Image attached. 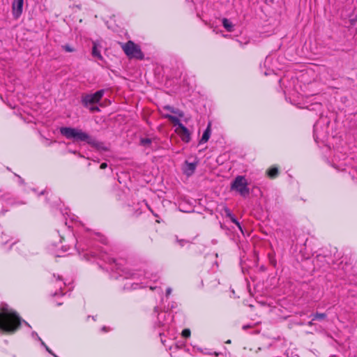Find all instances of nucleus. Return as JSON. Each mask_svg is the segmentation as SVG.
Returning a JSON list of instances; mask_svg holds the SVG:
<instances>
[{
  "mask_svg": "<svg viewBox=\"0 0 357 357\" xmlns=\"http://www.w3.org/2000/svg\"><path fill=\"white\" fill-rule=\"evenodd\" d=\"M60 132L62 135L67 139H73L76 142H85L88 144L97 149L107 151V149L104 146L102 142L96 141L94 138L91 137L86 132L82 131L81 129L73 128L70 127H63L60 129Z\"/></svg>",
  "mask_w": 357,
  "mask_h": 357,
  "instance_id": "obj_1",
  "label": "nucleus"
},
{
  "mask_svg": "<svg viewBox=\"0 0 357 357\" xmlns=\"http://www.w3.org/2000/svg\"><path fill=\"white\" fill-rule=\"evenodd\" d=\"M22 319L13 311L2 309L0 312V329L8 333H13L21 326Z\"/></svg>",
  "mask_w": 357,
  "mask_h": 357,
  "instance_id": "obj_2",
  "label": "nucleus"
},
{
  "mask_svg": "<svg viewBox=\"0 0 357 357\" xmlns=\"http://www.w3.org/2000/svg\"><path fill=\"white\" fill-rule=\"evenodd\" d=\"M119 45L129 59H144V54L142 52L139 45L135 44L133 41L128 40L126 43H119Z\"/></svg>",
  "mask_w": 357,
  "mask_h": 357,
  "instance_id": "obj_3",
  "label": "nucleus"
},
{
  "mask_svg": "<svg viewBox=\"0 0 357 357\" xmlns=\"http://www.w3.org/2000/svg\"><path fill=\"white\" fill-rule=\"evenodd\" d=\"M248 183L243 176H237L231 184V190L238 192L241 196L246 197L250 194Z\"/></svg>",
  "mask_w": 357,
  "mask_h": 357,
  "instance_id": "obj_4",
  "label": "nucleus"
},
{
  "mask_svg": "<svg viewBox=\"0 0 357 357\" xmlns=\"http://www.w3.org/2000/svg\"><path fill=\"white\" fill-rule=\"evenodd\" d=\"M104 92V90L101 89L93 94H83L81 102L84 107H88L89 104L98 103L102 99Z\"/></svg>",
  "mask_w": 357,
  "mask_h": 357,
  "instance_id": "obj_5",
  "label": "nucleus"
},
{
  "mask_svg": "<svg viewBox=\"0 0 357 357\" xmlns=\"http://www.w3.org/2000/svg\"><path fill=\"white\" fill-rule=\"evenodd\" d=\"M111 261L115 264L116 270H120L125 273V277L126 278H135L137 273L127 271L126 268H123V266L124 265L125 262L124 260L117 261L116 259H112Z\"/></svg>",
  "mask_w": 357,
  "mask_h": 357,
  "instance_id": "obj_6",
  "label": "nucleus"
},
{
  "mask_svg": "<svg viewBox=\"0 0 357 357\" xmlns=\"http://www.w3.org/2000/svg\"><path fill=\"white\" fill-rule=\"evenodd\" d=\"M24 0H13L12 3L13 14L17 19L22 13Z\"/></svg>",
  "mask_w": 357,
  "mask_h": 357,
  "instance_id": "obj_7",
  "label": "nucleus"
},
{
  "mask_svg": "<svg viewBox=\"0 0 357 357\" xmlns=\"http://www.w3.org/2000/svg\"><path fill=\"white\" fill-rule=\"evenodd\" d=\"M180 135L181 136L182 140L188 142L190 139V134L189 132L188 129L184 126L183 125H180Z\"/></svg>",
  "mask_w": 357,
  "mask_h": 357,
  "instance_id": "obj_8",
  "label": "nucleus"
},
{
  "mask_svg": "<svg viewBox=\"0 0 357 357\" xmlns=\"http://www.w3.org/2000/svg\"><path fill=\"white\" fill-rule=\"evenodd\" d=\"M196 167H197V163H195V162H185V167L184 168V173L187 175V176H191L195 169H196Z\"/></svg>",
  "mask_w": 357,
  "mask_h": 357,
  "instance_id": "obj_9",
  "label": "nucleus"
},
{
  "mask_svg": "<svg viewBox=\"0 0 357 357\" xmlns=\"http://www.w3.org/2000/svg\"><path fill=\"white\" fill-rule=\"evenodd\" d=\"M162 116L165 119H167L168 120H169L171 122H172V123L174 125V126H178V128H180V125H183L180 120L176 117V116H172L171 114H162Z\"/></svg>",
  "mask_w": 357,
  "mask_h": 357,
  "instance_id": "obj_10",
  "label": "nucleus"
},
{
  "mask_svg": "<svg viewBox=\"0 0 357 357\" xmlns=\"http://www.w3.org/2000/svg\"><path fill=\"white\" fill-rule=\"evenodd\" d=\"M210 126H211V125L208 124V127L206 128V129L205 130V131L204 132V133L202 135V137L199 141V144L206 143L208 140V139L211 136Z\"/></svg>",
  "mask_w": 357,
  "mask_h": 357,
  "instance_id": "obj_11",
  "label": "nucleus"
},
{
  "mask_svg": "<svg viewBox=\"0 0 357 357\" xmlns=\"http://www.w3.org/2000/svg\"><path fill=\"white\" fill-rule=\"evenodd\" d=\"M92 55L93 56L96 57L100 60L102 59V56L100 54V52L98 50V45L96 43H93V44Z\"/></svg>",
  "mask_w": 357,
  "mask_h": 357,
  "instance_id": "obj_12",
  "label": "nucleus"
},
{
  "mask_svg": "<svg viewBox=\"0 0 357 357\" xmlns=\"http://www.w3.org/2000/svg\"><path fill=\"white\" fill-rule=\"evenodd\" d=\"M163 109L169 111L170 112L173 114H178L179 116H183V113L181 112L179 109H175L173 107H171L170 105H165L162 107Z\"/></svg>",
  "mask_w": 357,
  "mask_h": 357,
  "instance_id": "obj_13",
  "label": "nucleus"
},
{
  "mask_svg": "<svg viewBox=\"0 0 357 357\" xmlns=\"http://www.w3.org/2000/svg\"><path fill=\"white\" fill-rule=\"evenodd\" d=\"M222 25L225 28L227 31H233V24L227 18H223L222 20Z\"/></svg>",
  "mask_w": 357,
  "mask_h": 357,
  "instance_id": "obj_14",
  "label": "nucleus"
},
{
  "mask_svg": "<svg viewBox=\"0 0 357 357\" xmlns=\"http://www.w3.org/2000/svg\"><path fill=\"white\" fill-rule=\"evenodd\" d=\"M311 317H312V321L315 320H324L326 318L327 315L326 313H319L317 312L314 314H312Z\"/></svg>",
  "mask_w": 357,
  "mask_h": 357,
  "instance_id": "obj_15",
  "label": "nucleus"
},
{
  "mask_svg": "<svg viewBox=\"0 0 357 357\" xmlns=\"http://www.w3.org/2000/svg\"><path fill=\"white\" fill-rule=\"evenodd\" d=\"M268 175L270 178H274L278 175V169L277 167H271L268 171Z\"/></svg>",
  "mask_w": 357,
  "mask_h": 357,
  "instance_id": "obj_16",
  "label": "nucleus"
},
{
  "mask_svg": "<svg viewBox=\"0 0 357 357\" xmlns=\"http://www.w3.org/2000/svg\"><path fill=\"white\" fill-rule=\"evenodd\" d=\"M65 286V282L62 281L60 276H58L55 280V287L61 290Z\"/></svg>",
  "mask_w": 357,
  "mask_h": 357,
  "instance_id": "obj_17",
  "label": "nucleus"
},
{
  "mask_svg": "<svg viewBox=\"0 0 357 357\" xmlns=\"http://www.w3.org/2000/svg\"><path fill=\"white\" fill-rule=\"evenodd\" d=\"M229 219L231 220V221L234 223L238 227V229L241 231V232H243V229H242V227L239 223V222L237 220V219L235 218V216L233 215L231 217L229 218Z\"/></svg>",
  "mask_w": 357,
  "mask_h": 357,
  "instance_id": "obj_18",
  "label": "nucleus"
},
{
  "mask_svg": "<svg viewBox=\"0 0 357 357\" xmlns=\"http://www.w3.org/2000/svg\"><path fill=\"white\" fill-rule=\"evenodd\" d=\"M151 143V139L149 138H142L140 140V144L143 146H149Z\"/></svg>",
  "mask_w": 357,
  "mask_h": 357,
  "instance_id": "obj_19",
  "label": "nucleus"
},
{
  "mask_svg": "<svg viewBox=\"0 0 357 357\" xmlns=\"http://www.w3.org/2000/svg\"><path fill=\"white\" fill-rule=\"evenodd\" d=\"M176 241L178 243V244L183 247L185 244H189L190 242L189 241L185 240V239H178V237H176Z\"/></svg>",
  "mask_w": 357,
  "mask_h": 357,
  "instance_id": "obj_20",
  "label": "nucleus"
},
{
  "mask_svg": "<svg viewBox=\"0 0 357 357\" xmlns=\"http://www.w3.org/2000/svg\"><path fill=\"white\" fill-rule=\"evenodd\" d=\"M182 335L185 338H188L190 336V331L189 329H184L182 331Z\"/></svg>",
  "mask_w": 357,
  "mask_h": 357,
  "instance_id": "obj_21",
  "label": "nucleus"
},
{
  "mask_svg": "<svg viewBox=\"0 0 357 357\" xmlns=\"http://www.w3.org/2000/svg\"><path fill=\"white\" fill-rule=\"evenodd\" d=\"M224 211L225 213V215L229 218L233 215L231 211L227 207L224 208Z\"/></svg>",
  "mask_w": 357,
  "mask_h": 357,
  "instance_id": "obj_22",
  "label": "nucleus"
},
{
  "mask_svg": "<svg viewBox=\"0 0 357 357\" xmlns=\"http://www.w3.org/2000/svg\"><path fill=\"white\" fill-rule=\"evenodd\" d=\"M63 48L68 52H72L74 51V50L70 45H68L63 46Z\"/></svg>",
  "mask_w": 357,
  "mask_h": 357,
  "instance_id": "obj_23",
  "label": "nucleus"
},
{
  "mask_svg": "<svg viewBox=\"0 0 357 357\" xmlns=\"http://www.w3.org/2000/svg\"><path fill=\"white\" fill-rule=\"evenodd\" d=\"M90 110L91 112H98V111H100L99 108L97 106H93V107H90Z\"/></svg>",
  "mask_w": 357,
  "mask_h": 357,
  "instance_id": "obj_24",
  "label": "nucleus"
},
{
  "mask_svg": "<svg viewBox=\"0 0 357 357\" xmlns=\"http://www.w3.org/2000/svg\"><path fill=\"white\" fill-rule=\"evenodd\" d=\"M107 167V164L106 162H102L100 166V169H105Z\"/></svg>",
  "mask_w": 357,
  "mask_h": 357,
  "instance_id": "obj_25",
  "label": "nucleus"
},
{
  "mask_svg": "<svg viewBox=\"0 0 357 357\" xmlns=\"http://www.w3.org/2000/svg\"><path fill=\"white\" fill-rule=\"evenodd\" d=\"M171 292H172L171 288H167V290H166V295L167 296L170 295Z\"/></svg>",
  "mask_w": 357,
  "mask_h": 357,
  "instance_id": "obj_26",
  "label": "nucleus"
},
{
  "mask_svg": "<svg viewBox=\"0 0 357 357\" xmlns=\"http://www.w3.org/2000/svg\"><path fill=\"white\" fill-rule=\"evenodd\" d=\"M45 349L50 354H52L53 353V351L47 347V346H45Z\"/></svg>",
  "mask_w": 357,
  "mask_h": 357,
  "instance_id": "obj_27",
  "label": "nucleus"
},
{
  "mask_svg": "<svg viewBox=\"0 0 357 357\" xmlns=\"http://www.w3.org/2000/svg\"><path fill=\"white\" fill-rule=\"evenodd\" d=\"M307 325L309 326H312L314 325V321H312V319L311 321H310L308 323H307Z\"/></svg>",
  "mask_w": 357,
  "mask_h": 357,
  "instance_id": "obj_28",
  "label": "nucleus"
},
{
  "mask_svg": "<svg viewBox=\"0 0 357 357\" xmlns=\"http://www.w3.org/2000/svg\"><path fill=\"white\" fill-rule=\"evenodd\" d=\"M250 328V326H249V325H244V326H243V329H244V330H245V329H247V328Z\"/></svg>",
  "mask_w": 357,
  "mask_h": 357,
  "instance_id": "obj_29",
  "label": "nucleus"
},
{
  "mask_svg": "<svg viewBox=\"0 0 357 357\" xmlns=\"http://www.w3.org/2000/svg\"><path fill=\"white\" fill-rule=\"evenodd\" d=\"M102 331H107V327H106V326H103V327L102 328Z\"/></svg>",
  "mask_w": 357,
  "mask_h": 357,
  "instance_id": "obj_30",
  "label": "nucleus"
},
{
  "mask_svg": "<svg viewBox=\"0 0 357 357\" xmlns=\"http://www.w3.org/2000/svg\"><path fill=\"white\" fill-rule=\"evenodd\" d=\"M40 341H41V344H42V345L45 348V346H47V345H46V344H45V342H43L41 340H40Z\"/></svg>",
  "mask_w": 357,
  "mask_h": 357,
  "instance_id": "obj_31",
  "label": "nucleus"
},
{
  "mask_svg": "<svg viewBox=\"0 0 357 357\" xmlns=\"http://www.w3.org/2000/svg\"><path fill=\"white\" fill-rule=\"evenodd\" d=\"M56 295H59V294L56 291L54 293L53 296H56Z\"/></svg>",
  "mask_w": 357,
  "mask_h": 357,
  "instance_id": "obj_32",
  "label": "nucleus"
},
{
  "mask_svg": "<svg viewBox=\"0 0 357 357\" xmlns=\"http://www.w3.org/2000/svg\"><path fill=\"white\" fill-rule=\"evenodd\" d=\"M52 355L54 356V357H58L55 354L52 353Z\"/></svg>",
  "mask_w": 357,
  "mask_h": 357,
  "instance_id": "obj_33",
  "label": "nucleus"
}]
</instances>
